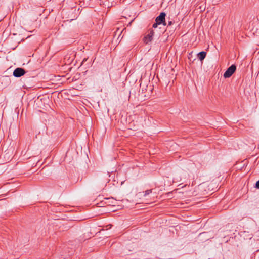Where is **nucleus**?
Here are the masks:
<instances>
[{
    "mask_svg": "<svg viewBox=\"0 0 259 259\" xmlns=\"http://www.w3.org/2000/svg\"><path fill=\"white\" fill-rule=\"evenodd\" d=\"M154 35V32L153 31H150L149 33H148L146 36H145L144 38V41L146 44H147L150 42L153 38V36Z\"/></svg>",
    "mask_w": 259,
    "mask_h": 259,
    "instance_id": "7ed1b4c3",
    "label": "nucleus"
},
{
    "mask_svg": "<svg viewBox=\"0 0 259 259\" xmlns=\"http://www.w3.org/2000/svg\"><path fill=\"white\" fill-rule=\"evenodd\" d=\"M256 187L259 189V180L256 183Z\"/></svg>",
    "mask_w": 259,
    "mask_h": 259,
    "instance_id": "6e6552de",
    "label": "nucleus"
},
{
    "mask_svg": "<svg viewBox=\"0 0 259 259\" xmlns=\"http://www.w3.org/2000/svg\"><path fill=\"white\" fill-rule=\"evenodd\" d=\"M165 17V14L164 13H161L160 15L158 16L156 19V22L157 23L161 24L164 22Z\"/></svg>",
    "mask_w": 259,
    "mask_h": 259,
    "instance_id": "20e7f679",
    "label": "nucleus"
},
{
    "mask_svg": "<svg viewBox=\"0 0 259 259\" xmlns=\"http://www.w3.org/2000/svg\"><path fill=\"white\" fill-rule=\"evenodd\" d=\"M25 73V70L22 68H17L13 71V75L16 77H20L24 75Z\"/></svg>",
    "mask_w": 259,
    "mask_h": 259,
    "instance_id": "f03ea898",
    "label": "nucleus"
},
{
    "mask_svg": "<svg viewBox=\"0 0 259 259\" xmlns=\"http://www.w3.org/2000/svg\"><path fill=\"white\" fill-rule=\"evenodd\" d=\"M151 192V190H148L145 192H143L142 193H140V196L145 197L147 195L149 194Z\"/></svg>",
    "mask_w": 259,
    "mask_h": 259,
    "instance_id": "423d86ee",
    "label": "nucleus"
},
{
    "mask_svg": "<svg viewBox=\"0 0 259 259\" xmlns=\"http://www.w3.org/2000/svg\"><path fill=\"white\" fill-rule=\"evenodd\" d=\"M236 69V66L234 65H232L224 73L223 76L226 78L230 77L235 71Z\"/></svg>",
    "mask_w": 259,
    "mask_h": 259,
    "instance_id": "f257e3e1",
    "label": "nucleus"
},
{
    "mask_svg": "<svg viewBox=\"0 0 259 259\" xmlns=\"http://www.w3.org/2000/svg\"><path fill=\"white\" fill-rule=\"evenodd\" d=\"M198 57L200 61H202L206 56V53L204 51L201 52L198 54Z\"/></svg>",
    "mask_w": 259,
    "mask_h": 259,
    "instance_id": "39448f33",
    "label": "nucleus"
},
{
    "mask_svg": "<svg viewBox=\"0 0 259 259\" xmlns=\"http://www.w3.org/2000/svg\"><path fill=\"white\" fill-rule=\"evenodd\" d=\"M169 25H170L171 24V22H169Z\"/></svg>",
    "mask_w": 259,
    "mask_h": 259,
    "instance_id": "1a4fd4ad",
    "label": "nucleus"
},
{
    "mask_svg": "<svg viewBox=\"0 0 259 259\" xmlns=\"http://www.w3.org/2000/svg\"><path fill=\"white\" fill-rule=\"evenodd\" d=\"M158 24H159V23H157V22H156V23H154V24L153 25V27H154V28H156V27H157V25H158Z\"/></svg>",
    "mask_w": 259,
    "mask_h": 259,
    "instance_id": "0eeeda50",
    "label": "nucleus"
}]
</instances>
